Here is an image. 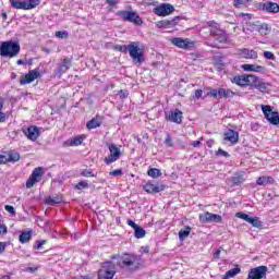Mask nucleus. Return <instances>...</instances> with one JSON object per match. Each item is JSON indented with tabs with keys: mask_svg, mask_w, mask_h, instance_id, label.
<instances>
[{
	"mask_svg": "<svg viewBox=\"0 0 279 279\" xmlns=\"http://www.w3.org/2000/svg\"><path fill=\"white\" fill-rule=\"evenodd\" d=\"M111 258L112 260H117V266L120 267V269H125V271H138V269L145 265L143 257L134 253L117 254L111 256Z\"/></svg>",
	"mask_w": 279,
	"mask_h": 279,
	"instance_id": "nucleus-1",
	"label": "nucleus"
},
{
	"mask_svg": "<svg viewBox=\"0 0 279 279\" xmlns=\"http://www.w3.org/2000/svg\"><path fill=\"white\" fill-rule=\"evenodd\" d=\"M17 53H21V45L19 41L9 40L1 44L0 56L2 58H16Z\"/></svg>",
	"mask_w": 279,
	"mask_h": 279,
	"instance_id": "nucleus-2",
	"label": "nucleus"
},
{
	"mask_svg": "<svg viewBox=\"0 0 279 279\" xmlns=\"http://www.w3.org/2000/svg\"><path fill=\"white\" fill-rule=\"evenodd\" d=\"M128 52L134 64H141L142 62H145V58L143 57V49L138 47V43L132 41L128 46H124L123 53Z\"/></svg>",
	"mask_w": 279,
	"mask_h": 279,
	"instance_id": "nucleus-3",
	"label": "nucleus"
},
{
	"mask_svg": "<svg viewBox=\"0 0 279 279\" xmlns=\"http://www.w3.org/2000/svg\"><path fill=\"white\" fill-rule=\"evenodd\" d=\"M116 275L117 265L112 262H105L98 271V279H113Z\"/></svg>",
	"mask_w": 279,
	"mask_h": 279,
	"instance_id": "nucleus-4",
	"label": "nucleus"
},
{
	"mask_svg": "<svg viewBox=\"0 0 279 279\" xmlns=\"http://www.w3.org/2000/svg\"><path fill=\"white\" fill-rule=\"evenodd\" d=\"M117 16H120V19H123V21H126L128 23H133V25H143V19H141V15L136 13V11H128L122 10L118 11Z\"/></svg>",
	"mask_w": 279,
	"mask_h": 279,
	"instance_id": "nucleus-5",
	"label": "nucleus"
},
{
	"mask_svg": "<svg viewBox=\"0 0 279 279\" xmlns=\"http://www.w3.org/2000/svg\"><path fill=\"white\" fill-rule=\"evenodd\" d=\"M262 111L265 116V119H267V121L270 122L271 125H279V113L278 111H274V109H271V106L263 105Z\"/></svg>",
	"mask_w": 279,
	"mask_h": 279,
	"instance_id": "nucleus-6",
	"label": "nucleus"
},
{
	"mask_svg": "<svg viewBox=\"0 0 279 279\" xmlns=\"http://www.w3.org/2000/svg\"><path fill=\"white\" fill-rule=\"evenodd\" d=\"M210 27V36L215 38L218 43H226L228 40V36H226V32L223 29H220L217 27V23L215 22H209L208 23Z\"/></svg>",
	"mask_w": 279,
	"mask_h": 279,
	"instance_id": "nucleus-7",
	"label": "nucleus"
},
{
	"mask_svg": "<svg viewBox=\"0 0 279 279\" xmlns=\"http://www.w3.org/2000/svg\"><path fill=\"white\" fill-rule=\"evenodd\" d=\"M170 43L174 45V47H179V49H184L185 51H191V49H195V41L190 40L189 38L174 37L170 39Z\"/></svg>",
	"mask_w": 279,
	"mask_h": 279,
	"instance_id": "nucleus-8",
	"label": "nucleus"
},
{
	"mask_svg": "<svg viewBox=\"0 0 279 279\" xmlns=\"http://www.w3.org/2000/svg\"><path fill=\"white\" fill-rule=\"evenodd\" d=\"M269 268L267 266H257L252 268L247 275V279H265Z\"/></svg>",
	"mask_w": 279,
	"mask_h": 279,
	"instance_id": "nucleus-9",
	"label": "nucleus"
},
{
	"mask_svg": "<svg viewBox=\"0 0 279 279\" xmlns=\"http://www.w3.org/2000/svg\"><path fill=\"white\" fill-rule=\"evenodd\" d=\"M253 88L259 90V93H269V88L271 87L270 83L265 82V80L254 75L253 81L251 83Z\"/></svg>",
	"mask_w": 279,
	"mask_h": 279,
	"instance_id": "nucleus-10",
	"label": "nucleus"
},
{
	"mask_svg": "<svg viewBox=\"0 0 279 279\" xmlns=\"http://www.w3.org/2000/svg\"><path fill=\"white\" fill-rule=\"evenodd\" d=\"M40 180H43V168L38 167L33 170L31 177L26 181V189H32L34 184H37Z\"/></svg>",
	"mask_w": 279,
	"mask_h": 279,
	"instance_id": "nucleus-11",
	"label": "nucleus"
},
{
	"mask_svg": "<svg viewBox=\"0 0 279 279\" xmlns=\"http://www.w3.org/2000/svg\"><path fill=\"white\" fill-rule=\"evenodd\" d=\"M110 156L105 158L106 165H112L121 157V149L114 144L109 145Z\"/></svg>",
	"mask_w": 279,
	"mask_h": 279,
	"instance_id": "nucleus-12",
	"label": "nucleus"
},
{
	"mask_svg": "<svg viewBox=\"0 0 279 279\" xmlns=\"http://www.w3.org/2000/svg\"><path fill=\"white\" fill-rule=\"evenodd\" d=\"M253 80H254V74H244V75L234 76L232 80V83L242 87L252 86Z\"/></svg>",
	"mask_w": 279,
	"mask_h": 279,
	"instance_id": "nucleus-13",
	"label": "nucleus"
},
{
	"mask_svg": "<svg viewBox=\"0 0 279 279\" xmlns=\"http://www.w3.org/2000/svg\"><path fill=\"white\" fill-rule=\"evenodd\" d=\"M154 12L157 16H169V14H173L175 12V8L171 4H161L154 9Z\"/></svg>",
	"mask_w": 279,
	"mask_h": 279,
	"instance_id": "nucleus-14",
	"label": "nucleus"
},
{
	"mask_svg": "<svg viewBox=\"0 0 279 279\" xmlns=\"http://www.w3.org/2000/svg\"><path fill=\"white\" fill-rule=\"evenodd\" d=\"M199 221H202L203 223H210V221H213L214 223H221L222 218L221 215L210 214L206 211L205 214L199 215Z\"/></svg>",
	"mask_w": 279,
	"mask_h": 279,
	"instance_id": "nucleus-15",
	"label": "nucleus"
},
{
	"mask_svg": "<svg viewBox=\"0 0 279 279\" xmlns=\"http://www.w3.org/2000/svg\"><path fill=\"white\" fill-rule=\"evenodd\" d=\"M143 189H144V191H146V193L156 194V193H161V191H165L166 186H165V184H159V183H154L151 181H148L143 186Z\"/></svg>",
	"mask_w": 279,
	"mask_h": 279,
	"instance_id": "nucleus-16",
	"label": "nucleus"
},
{
	"mask_svg": "<svg viewBox=\"0 0 279 279\" xmlns=\"http://www.w3.org/2000/svg\"><path fill=\"white\" fill-rule=\"evenodd\" d=\"M38 77H40V72H38V69L32 70L20 80V84L22 86H25V84H32V82H34V80H38Z\"/></svg>",
	"mask_w": 279,
	"mask_h": 279,
	"instance_id": "nucleus-17",
	"label": "nucleus"
},
{
	"mask_svg": "<svg viewBox=\"0 0 279 279\" xmlns=\"http://www.w3.org/2000/svg\"><path fill=\"white\" fill-rule=\"evenodd\" d=\"M262 10L264 12H268L269 14H278L279 4L272 1H267L262 4Z\"/></svg>",
	"mask_w": 279,
	"mask_h": 279,
	"instance_id": "nucleus-18",
	"label": "nucleus"
},
{
	"mask_svg": "<svg viewBox=\"0 0 279 279\" xmlns=\"http://www.w3.org/2000/svg\"><path fill=\"white\" fill-rule=\"evenodd\" d=\"M166 119L171 123H182V111L180 109L170 111L169 114H166Z\"/></svg>",
	"mask_w": 279,
	"mask_h": 279,
	"instance_id": "nucleus-19",
	"label": "nucleus"
},
{
	"mask_svg": "<svg viewBox=\"0 0 279 279\" xmlns=\"http://www.w3.org/2000/svg\"><path fill=\"white\" fill-rule=\"evenodd\" d=\"M25 136L28 141H38V136H40V131L38 126H29L26 131H24Z\"/></svg>",
	"mask_w": 279,
	"mask_h": 279,
	"instance_id": "nucleus-20",
	"label": "nucleus"
},
{
	"mask_svg": "<svg viewBox=\"0 0 279 279\" xmlns=\"http://www.w3.org/2000/svg\"><path fill=\"white\" fill-rule=\"evenodd\" d=\"M223 141H228L231 145H236V143H239V132L228 130V132L225 133Z\"/></svg>",
	"mask_w": 279,
	"mask_h": 279,
	"instance_id": "nucleus-21",
	"label": "nucleus"
},
{
	"mask_svg": "<svg viewBox=\"0 0 279 279\" xmlns=\"http://www.w3.org/2000/svg\"><path fill=\"white\" fill-rule=\"evenodd\" d=\"M240 51H241L240 56H242V58H245V60H257L258 59V52H256L255 50H250L247 48H244Z\"/></svg>",
	"mask_w": 279,
	"mask_h": 279,
	"instance_id": "nucleus-22",
	"label": "nucleus"
},
{
	"mask_svg": "<svg viewBox=\"0 0 279 279\" xmlns=\"http://www.w3.org/2000/svg\"><path fill=\"white\" fill-rule=\"evenodd\" d=\"M242 69L243 71L253 72V73H263V71H265L264 66L256 65V64H243Z\"/></svg>",
	"mask_w": 279,
	"mask_h": 279,
	"instance_id": "nucleus-23",
	"label": "nucleus"
},
{
	"mask_svg": "<svg viewBox=\"0 0 279 279\" xmlns=\"http://www.w3.org/2000/svg\"><path fill=\"white\" fill-rule=\"evenodd\" d=\"M73 58H64L62 63L59 65L58 73H60V75L65 73L66 70L71 66Z\"/></svg>",
	"mask_w": 279,
	"mask_h": 279,
	"instance_id": "nucleus-24",
	"label": "nucleus"
},
{
	"mask_svg": "<svg viewBox=\"0 0 279 279\" xmlns=\"http://www.w3.org/2000/svg\"><path fill=\"white\" fill-rule=\"evenodd\" d=\"M232 97H234V92H232L231 89H226V88L218 89L219 99H230Z\"/></svg>",
	"mask_w": 279,
	"mask_h": 279,
	"instance_id": "nucleus-25",
	"label": "nucleus"
},
{
	"mask_svg": "<svg viewBox=\"0 0 279 279\" xmlns=\"http://www.w3.org/2000/svg\"><path fill=\"white\" fill-rule=\"evenodd\" d=\"M178 21H180V16H175L172 20L159 22L158 26L159 27H175V25H178Z\"/></svg>",
	"mask_w": 279,
	"mask_h": 279,
	"instance_id": "nucleus-26",
	"label": "nucleus"
},
{
	"mask_svg": "<svg viewBox=\"0 0 279 279\" xmlns=\"http://www.w3.org/2000/svg\"><path fill=\"white\" fill-rule=\"evenodd\" d=\"M275 180L271 177H259L256 181L258 186H267V184H274Z\"/></svg>",
	"mask_w": 279,
	"mask_h": 279,
	"instance_id": "nucleus-27",
	"label": "nucleus"
},
{
	"mask_svg": "<svg viewBox=\"0 0 279 279\" xmlns=\"http://www.w3.org/2000/svg\"><path fill=\"white\" fill-rule=\"evenodd\" d=\"M10 3L15 10H28L27 1L10 0Z\"/></svg>",
	"mask_w": 279,
	"mask_h": 279,
	"instance_id": "nucleus-28",
	"label": "nucleus"
},
{
	"mask_svg": "<svg viewBox=\"0 0 279 279\" xmlns=\"http://www.w3.org/2000/svg\"><path fill=\"white\" fill-rule=\"evenodd\" d=\"M231 182L234 186H239V184H243V182H245V178L243 177V173L238 172L231 178Z\"/></svg>",
	"mask_w": 279,
	"mask_h": 279,
	"instance_id": "nucleus-29",
	"label": "nucleus"
},
{
	"mask_svg": "<svg viewBox=\"0 0 279 279\" xmlns=\"http://www.w3.org/2000/svg\"><path fill=\"white\" fill-rule=\"evenodd\" d=\"M46 204H48V206H56V204H62V195L49 196L46 199Z\"/></svg>",
	"mask_w": 279,
	"mask_h": 279,
	"instance_id": "nucleus-30",
	"label": "nucleus"
},
{
	"mask_svg": "<svg viewBox=\"0 0 279 279\" xmlns=\"http://www.w3.org/2000/svg\"><path fill=\"white\" fill-rule=\"evenodd\" d=\"M32 241V231H24L20 234V243H29Z\"/></svg>",
	"mask_w": 279,
	"mask_h": 279,
	"instance_id": "nucleus-31",
	"label": "nucleus"
},
{
	"mask_svg": "<svg viewBox=\"0 0 279 279\" xmlns=\"http://www.w3.org/2000/svg\"><path fill=\"white\" fill-rule=\"evenodd\" d=\"M257 32L260 36H267L271 32V28H269L268 24L264 23L257 27Z\"/></svg>",
	"mask_w": 279,
	"mask_h": 279,
	"instance_id": "nucleus-32",
	"label": "nucleus"
},
{
	"mask_svg": "<svg viewBox=\"0 0 279 279\" xmlns=\"http://www.w3.org/2000/svg\"><path fill=\"white\" fill-rule=\"evenodd\" d=\"M9 154V162H19L21 160V155L16 150H10Z\"/></svg>",
	"mask_w": 279,
	"mask_h": 279,
	"instance_id": "nucleus-33",
	"label": "nucleus"
},
{
	"mask_svg": "<svg viewBox=\"0 0 279 279\" xmlns=\"http://www.w3.org/2000/svg\"><path fill=\"white\" fill-rule=\"evenodd\" d=\"M84 138H86L84 135H78L76 137H73L70 141L71 147H78V145H82V142L84 141Z\"/></svg>",
	"mask_w": 279,
	"mask_h": 279,
	"instance_id": "nucleus-34",
	"label": "nucleus"
},
{
	"mask_svg": "<svg viewBox=\"0 0 279 279\" xmlns=\"http://www.w3.org/2000/svg\"><path fill=\"white\" fill-rule=\"evenodd\" d=\"M145 234H147V232L145 231V229H143V227L137 226L134 229V236H135V239H144Z\"/></svg>",
	"mask_w": 279,
	"mask_h": 279,
	"instance_id": "nucleus-35",
	"label": "nucleus"
},
{
	"mask_svg": "<svg viewBox=\"0 0 279 279\" xmlns=\"http://www.w3.org/2000/svg\"><path fill=\"white\" fill-rule=\"evenodd\" d=\"M100 125H101V122H99V120L94 118L87 122L86 128H87V130H95L96 128H99Z\"/></svg>",
	"mask_w": 279,
	"mask_h": 279,
	"instance_id": "nucleus-36",
	"label": "nucleus"
},
{
	"mask_svg": "<svg viewBox=\"0 0 279 279\" xmlns=\"http://www.w3.org/2000/svg\"><path fill=\"white\" fill-rule=\"evenodd\" d=\"M147 174H148L150 178L156 179V178H160V175H162V172L160 171V169L150 168V169H148Z\"/></svg>",
	"mask_w": 279,
	"mask_h": 279,
	"instance_id": "nucleus-37",
	"label": "nucleus"
},
{
	"mask_svg": "<svg viewBox=\"0 0 279 279\" xmlns=\"http://www.w3.org/2000/svg\"><path fill=\"white\" fill-rule=\"evenodd\" d=\"M247 223H251L253 228H260V226H263V222L258 220V217H252V216L248 218Z\"/></svg>",
	"mask_w": 279,
	"mask_h": 279,
	"instance_id": "nucleus-38",
	"label": "nucleus"
},
{
	"mask_svg": "<svg viewBox=\"0 0 279 279\" xmlns=\"http://www.w3.org/2000/svg\"><path fill=\"white\" fill-rule=\"evenodd\" d=\"M189 234H191V227H186L185 230L179 231V238L181 241H184Z\"/></svg>",
	"mask_w": 279,
	"mask_h": 279,
	"instance_id": "nucleus-39",
	"label": "nucleus"
},
{
	"mask_svg": "<svg viewBox=\"0 0 279 279\" xmlns=\"http://www.w3.org/2000/svg\"><path fill=\"white\" fill-rule=\"evenodd\" d=\"M7 162H10V157L8 151L0 153V165H7Z\"/></svg>",
	"mask_w": 279,
	"mask_h": 279,
	"instance_id": "nucleus-40",
	"label": "nucleus"
},
{
	"mask_svg": "<svg viewBox=\"0 0 279 279\" xmlns=\"http://www.w3.org/2000/svg\"><path fill=\"white\" fill-rule=\"evenodd\" d=\"M239 274H241V268H239V267L232 268L226 272L227 277H229V278H234V276H236Z\"/></svg>",
	"mask_w": 279,
	"mask_h": 279,
	"instance_id": "nucleus-41",
	"label": "nucleus"
},
{
	"mask_svg": "<svg viewBox=\"0 0 279 279\" xmlns=\"http://www.w3.org/2000/svg\"><path fill=\"white\" fill-rule=\"evenodd\" d=\"M37 5H40V0H28V2H26L27 10H34Z\"/></svg>",
	"mask_w": 279,
	"mask_h": 279,
	"instance_id": "nucleus-42",
	"label": "nucleus"
},
{
	"mask_svg": "<svg viewBox=\"0 0 279 279\" xmlns=\"http://www.w3.org/2000/svg\"><path fill=\"white\" fill-rule=\"evenodd\" d=\"M54 36L57 38H69V32H66V31H57Z\"/></svg>",
	"mask_w": 279,
	"mask_h": 279,
	"instance_id": "nucleus-43",
	"label": "nucleus"
},
{
	"mask_svg": "<svg viewBox=\"0 0 279 279\" xmlns=\"http://www.w3.org/2000/svg\"><path fill=\"white\" fill-rule=\"evenodd\" d=\"M208 97H214V99H217L219 97V89L210 88L207 93Z\"/></svg>",
	"mask_w": 279,
	"mask_h": 279,
	"instance_id": "nucleus-44",
	"label": "nucleus"
},
{
	"mask_svg": "<svg viewBox=\"0 0 279 279\" xmlns=\"http://www.w3.org/2000/svg\"><path fill=\"white\" fill-rule=\"evenodd\" d=\"M235 217H238V219H243L244 221L248 222L251 216L240 211L235 214Z\"/></svg>",
	"mask_w": 279,
	"mask_h": 279,
	"instance_id": "nucleus-45",
	"label": "nucleus"
},
{
	"mask_svg": "<svg viewBox=\"0 0 279 279\" xmlns=\"http://www.w3.org/2000/svg\"><path fill=\"white\" fill-rule=\"evenodd\" d=\"M77 191H82V189H88V183L86 181H81L75 185Z\"/></svg>",
	"mask_w": 279,
	"mask_h": 279,
	"instance_id": "nucleus-46",
	"label": "nucleus"
},
{
	"mask_svg": "<svg viewBox=\"0 0 279 279\" xmlns=\"http://www.w3.org/2000/svg\"><path fill=\"white\" fill-rule=\"evenodd\" d=\"M264 58H266V60H276V54L271 51H264Z\"/></svg>",
	"mask_w": 279,
	"mask_h": 279,
	"instance_id": "nucleus-47",
	"label": "nucleus"
},
{
	"mask_svg": "<svg viewBox=\"0 0 279 279\" xmlns=\"http://www.w3.org/2000/svg\"><path fill=\"white\" fill-rule=\"evenodd\" d=\"M246 2L247 0H233V5L234 8H243V5H245Z\"/></svg>",
	"mask_w": 279,
	"mask_h": 279,
	"instance_id": "nucleus-48",
	"label": "nucleus"
},
{
	"mask_svg": "<svg viewBox=\"0 0 279 279\" xmlns=\"http://www.w3.org/2000/svg\"><path fill=\"white\" fill-rule=\"evenodd\" d=\"M109 175H112L113 178H119V175H123V170L122 169H116V170L109 172Z\"/></svg>",
	"mask_w": 279,
	"mask_h": 279,
	"instance_id": "nucleus-49",
	"label": "nucleus"
},
{
	"mask_svg": "<svg viewBox=\"0 0 279 279\" xmlns=\"http://www.w3.org/2000/svg\"><path fill=\"white\" fill-rule=\"evenodd\" d=\"M81 175H83L84 178H95V173H93V171L90 170H83Z\"/></svg>",
	"mask_w": 279,
	"mask_h": 279,
	"instance_id": "nucleus-50",
	"label": "nucleus"
},
{
	"mask_svg": "<svg viewBox=\"0 0 279 279\" xmlns=\"http://www.w3.org/2000/svg\"><path fill=\"white\" fill-rule=\"evenodd\" d=\"M202 95H204V90H202V89H196V90L194 92L193 99H202Z\"/></svg>",
	"mask_w": 279,
	"mask_h": 279,
	"instance_id": "nucleus-51",
	"label": "nucleus"
},
{
	"mask_svg": "<svg viewBox=\"0 0 279 279\" xmlns=\"http://www.w3.org/2000/svg\"><path fill=\"white\" fill-rule=\"evenodd\" d=\"M4 209L7 210V213H10V215H16V210H14V206L5 205Z\"/></svg>",
	"mask_w": 279,
	"mask_h": 279,
	"instance_id": "nucleus-52",
	"label": "nucleus"
},
{
	"mask_svg": "<svg viewBox=\"0 0 279 279\" xmlns=\"http://www.w3.org/2000/svg\"><path fill=\"white\" fill-rule=\"evenodd\" d=\"M128 95H130L128 90H120L118 93V97H120V99H128Z\"/></svg>",
	"mask_w": 279,
	"mask_h": 279,
	"instance_id": "nucleus-53",
	"label": "nucleus"
},
{
	"mask_svg": "<svg viewBox=\"0 0 279 279\" xmlns=\"http://www.w3.org/2000/svg\"><path fill=\"white\" fill-rule=\"evenodd\" d=\"M165 144L168 147H171L173 145V140H171V135H167L166 140H165Z\"/></svg>",
	"mask_w": 279,
	"mask_h": 279,
	"instance_id": "nucleus-54",
	"label": "nucleus"
},
{
	"mask_svg": "<svg viewBox=\"0 0 279 279\" xmlns=\"http://www.w3.org/2000/svg\"><path fill=\"white\" fill-rule=\"evenodd\" d=\"M45 243H47V240H40L36 242V250H41L43 245H45Z\"/></svg>",
	"mask_w": 279,
	"mask_h": 279,
	"instance_id": "nucleus-55",
	"label": "nucleus"
},
{
	"mask_svg": "<svg viewBox=\"0 0 279 279\" xmlns=\"http://www.w3.org/2000/svg\"><path fill=\"white\" fill-rule=\"evenodd\" d=\"M218 156H223L225 158H228V156H230V154H228V151L219 148L218 149V153H217Z\"/></svg>",
	"mask_w": 279,
	"mask_h": 279,
	"instance_id": "nucleus-56",
	"label": "nucleus"
},
{
	"mask_svg": "<svg viewBox=\"0 0 279 279\" xmlns=\"http://www.w3.org/2000/svg\"><path fill=\"white\" fill-rule=\"evenodd\" d=\"M126 223H128V226H130L131 228H133V230H135L136 227L138 226V225H136V222H134L133 220H130V219L126 221Z\"/></svg>",
	"mask_w": 279,
	"mask_h": 279,
	"instance_id": "nucleus-57",
	"label": "nucleus"
},
{
	"mask_svg": "<svg viewBox=\"0 0 279 279\" xmlns=\"http://www.w3.org/2000/svg\"><path fill=\"white\" fill-rule=\"evenodd\" d=\"M2 232V234H8V227H5V225H0V233Z\"/></svg>",
	"mask_w": 279,
	"mask_h": 279,
	"instance_id": "nucleus-58",
	"label": "nucleus"
},
{
	"mask_svg": "<svg viewBox=\"0 0 279 279\" xmlns=\"http://www.w3.org/2000/svg\"><path fill=\"white\" fill-rule=\"evenodd\" d=\"M3 252H5V243L0 242V254H3Z\"/></svg>",
	"mask_w": 279,
	"mask_h": 279,
	"instance_id": "nucleus-59",
	"label": "nucleus"
},
{
	"mask_svg": "<svg viewBox=\"0 0 279 279\" xmlns=\"http://www.w3.org/2000/svg\"><path fill=\"white\" fill-rule=\"evenodd\" d=\"M199 145H202V142L201 141H194L192 143V147H199Z\"/></svg>",
	"mask_w": 279,
	"mask_h": 279,
	"instance_id": "nucleus-60",
	"label": "nucleus"
},
{
	"mask_svg": "<svg viewBox=\"0 0 279 279\" xmlns=\"http://www.w3.org/2000/svg\"><path fill=\"white\" fill-rule=\"evenodd\" d=\"M219 256H221V250H217V251L214 253V258H219Z\"/></svg>",
	"mask_w": 279,
	"mask_h": 279,
	"instance_id": "nucleus-61",
	"label": "nucleus"
},
{
	"mask_svg": "<svg viewBox=\"0 0 279 279\" xmlns=\"http://www.w3.org/2000/svg\"><path fill=\"white\" fill-rule=\"evenodd\" d=\"M107 3L109 5H117L118 1L117 0H107Z\"/></svg>",
	"mask_w": 279,
	"mask_h": 279,
	"instance_id": "nucleus-62",
	"label": "nucleus"
},
{
	"mask_svg": "<svg viewBox=\"0 0 279 279\" xmlns=\"http://www.w3.org/2000/svg\"><path fill=\"white\" fill-rule=\"evenodd\" d=\"M3 121H5V113L0 111V123H2Z\"/></svg>",
	"mask_w": 279,
	"mask_h": 279,
	"instance_id": "nucleus-63",
	"label": "nucleus"
},
{
	"mask_svg": "<svg viewBox=\"0 0 279 279\" xmlns=\"http://www.w3.org/2000/svg\"><path fill=\"white\" fill-rule=\"evenodd\" d=\"M118 51H125V46H117Z\"/></svg>",
	"mask_w": 279,
	"mask_h": 279,
	"instance_id": "nucleus-64",
	"label": "nucleus"
}]
</instances>
